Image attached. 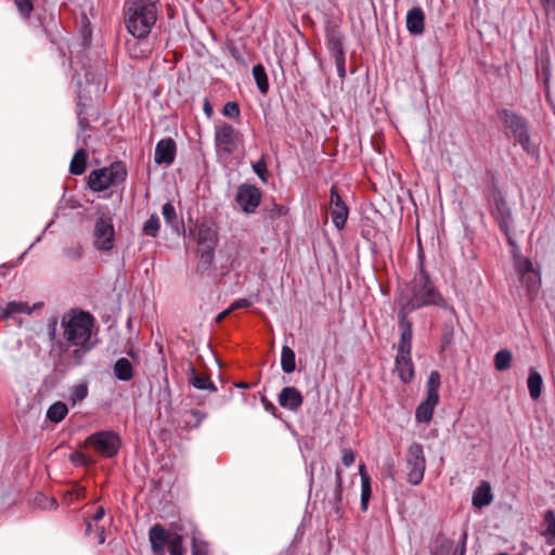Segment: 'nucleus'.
I'll use <instances>...</instances> for the list:
<instances>
[{"mask_svg": "<svg viewBox=\"0 0 555 555\" xmlns=\"http://www.w3.org/2000/svg\"><path fill=\"white\" fill-rule=\"evenodd\" d=\"M513 354L508 349H501L494 356V367L503 372L511 367Z\"/></svg>", "mask_w": 555, "mask_h": 555, "instance_id": "nucleus-38", "label": "nucleus"}, {"mask_svg": "<svg viewBox=\"0 0 555 555\" xmlns=\"http://www.w3.org/2000/svg\"><path fill=\"white\" fill-rule=\"evenodd\" d=\"M144 39H139L135 43L134 48L131 50V56L134 59L145 56L150 51V46L143 41Z\"/></svg>", "mask_w": 555, "mask_h": 555, "instance_id": "nucleus-47", "label": "nucleus"}, {"mask_svg": "<svg viewBox=\"0 0 555 555\" xmlns=\"http://www.w3.org/2000/svg\"><path fill=\"white\" fill-rule=\"evenodd\" d=\"M164 396L167 397V404H166V408L167 409H170L171 408V391H170V388L169 387H166L165 390H164Z\"/></svg>", "mask_w": 555, "mask_h": 555, "instance_id": "nucleus-62", "label": "nucleus"}, {"mask_svg": "<svg viewBox=\"0 0 555 555\" xmlns=\"http://www.w3.org/2000/svg\"><path fill=\"white\" fill-rule=\"evenodd\" d=\"M68 413V408L63 401H56L47 411V418L52 423L62 422Z\"/></svg>", "mask_w": 555, "mask_h": 555, "instance_id": "nucleus-35", "label": "nucleus"}, {"mask_svg": "<svg viewBox=\"0 0 555 555\" xmlns=\"http://www.w3.org/2000/svg\"><path fill=\"white\" fill-rule=\"evenodd\" d=\"M18 12L25 18H28L34 10V4L31 0H15L14 1Z\"/></svg>", "mask_w": 555, "mask_h": 555, "instance_id": "nucleus-49", "label": "nucleus"}, {"mask_svg": "<svg viewBox=\"0 0 555 555\" xmlns=\"http://www.w3.org/2000/svg\"><path fill=\"white\" fill-rule=\"evenodd\" d=\"M188 382L198 390L217 391V387L211 382L210 377L207 374H201L192 363H190L188 370Z\"/></svg>", "mask_w": 555, "mask_h": 555, "instance_id": "nucleus-23", "label": "nucleus"}, {"mask_svg": "<svg viewBox=\"0 0 555 555\" xmlns=\"http://www.w3.org/2000/svg\"><path fill=\"white\" fill-rule=\"evenodd\" d=\"M425 28V14L421 7H413L406 14V29L411 35H423Z\"/></svg>", "mask_w": 555, "mask_h": 555, "instance_id": "nucleus-22", "label": "nucleus"}, {"mask_svg": "<svg viewBox=\"0 0 555 555\" xmlns=\"http://www.w3.org/2000/svg\"><path fill=\"white\" fill-rule=\"evenodd\" d=\"M487 199L489 203L490 214L495 220L501 232L505 235L507 244L511 247H514V251L518 250V244L511 233V227L514 221L512 209L509 208L504 194L496 184L491 186Z\"/></svg>", "mask_w": 555, "mask_h": 555, "instance_id": "nucleus-5", "label": "nucleus"}, {"mask_svg": "<svg viewBox=\"0 0 555 555\" xmlns=\"http://www.w3.org/2000/svg\"><path fill=\"white\" fill-rule=\"evenodd\" d=\"M159 0H126L125 25L137 39H145L157 21Z\"/></svg>", "mask_w": 555, "mask_h": 555, "instance_id": "nucleus-3", "label": "nucleus"}, {"mask_svg": "<svg viewBox=\"0 0 555 555\" xmlns=\"http://www.w3.org/2000/svg\"><path fill=\"white\" fill-rule=\"evenodd\" d=\"M222 114L231 119H237L241 114L238 103L233 101L225 103L222 108Z\"/></svg>", "mask_w": 555, "mask_h": 555, "instance_id": "nucleus-46", "label": "nucleus"}, {"mask_svg": "<svg viewBox=\"0 0 555 555\" xmlns=\"http://www.w3.org/2000/svg\"><path fill=\"white\" fill-rule=\"evenodd\" d=\"M184 426L189 429L198 428L207 414L198 409H192L185 413Z\"/></svg>", "mask_w": 555, "mask_h": 555, "instance_id": "nucleus-39", "label": "nucleus"}, {"mask_svg": "<svg viewBox=\"0 0 555 555\" xmlns=\"http://www.w3.org/2000/svg\"><path fill=\"white\" fill-rule=\"evenodd\" d=\"M241 132L228 122H221L215 128L216 147L223 153L233 154L238 146Z\"/></svg>", "mask_w": 555, "mask_h": 555, "instance_id": "nucleus-12", "label": "nucleus"}, {"mask_svg": "<svg viewBox=\"0 0 555 555\" xmlns=\"http://www.w3.org/2000/svg\"><path fill=\"white\" fill-rule=\"evenodd\" d=\"M114 376L122 382H129L133 377V366L127 358L118 359L113 366Z\"/></svg>", "mask_w": 555, "mask_h": 555, "instance_id": "nucleus-29", "label": "nucleus"}, {"mask_svg": "<svg viewBox=\"0 0 555 555\" xmlns=\"http://www.w3.org/2000/svg\"><path fill=\"white\" fill-rule=\"evenodd\" d=\"M33 312V309L29 308L27 302L22 301H10L7 304L5 308L2 310V318L3 319H15L16 313H26L30 314Z\"/></svg>", "mask_w": 555, "mask_h": 555, "instance_id": "nucleus-34", "label": "nucleus"}, {"mask_svg": "<svg viewBox=\"0 0 555 555\" xmlns=\"http://www.w3.org/2000/svg\"><path fill=\"white\" fill-rule=\"evenodd\" d=\"M69 461L75 465V466H90V465H93L94 464V461L90 457H87L83 453L81 452H73L70 455H69Z\"/></svg>", "mask_w": 555, "mask_h": 555, "instance_id": "nucleus-44", "label": "nucleus"}, {"mask_svg": "<svg viewBox=\"0 0 555 555\" xmlns=\"http://www.w3.org/2000/svg\"><path fill=\"white\" fill-rule=\"evenodd\" d=\"M281 367H282L283 372L286 374H291L296 370L295 351L286 345L282 347Z\"/></svg>", "mask_w": 555, "mask_h": 555, "instance_id": "nucleus-33", "label": "nucleus"}, {"mask_svg": "<svg viewBox=\"0 0 555 555\" xmlns=\"http://www.w3.org/2000/svg\"><path fill=\"white\" fill-rule=\"evenodd\" d=\"M177 144L173 139L166 138L157 142L154 160L157 165L170 166L175 162Z\"/></svg>", "mask_w": 555, "mask_h": 555, "instance_id": "nucleus-19", "label": "nucleus"}, {"mask_svg": "<svg viewBox=\"0 0 555 555\" xmlns=\"http://www.w3.org/2000/svg\"><path fill=\"white\" fill-rule=\"evenodd\" d=\"M160 228V220L156 214H153L143 225V233L151 237H156Z\"/></svg>", "mask_w": 555, "mask_h": 555, "instance_id": "nucleus-41", "label": "nucleus"}, {"mask_svg": "<svg viewBox=\"0 0 555 555\" xmlns=\"http://www.w3.org/2000/svg\"><path fill=\"white\" fill-rule=\"evenodd\" d=\"M230 312H231V309H230V308H229V309H225V310H224V311H222V312H220V313L216 317L215 322H216V323H221V322L224 320V318H225Z\"/></svg>", "mask_w": 555, "mask_h": 555, "instance_id": "nucleus-59", "label": "nucleus"}, {"mask_svg": "<svg viewBox=\"0 0 555 555\" xmlns=\"http://www.w3.org/2000/svg\"><path fill=\"white\" fill-rule=\"evenodd\" d=\"M330 214L332 217V221L338 230L344 229L349 209L345 202L343 201L337 186L333 185L331 188L330 195Z\"/></svg>", "mask_w": 555, "mask_h": 555, "instance_id": "nucleus-15", "label": "nucleus"}, {"mask_svg": "<svg viewBox=\"0 0 555 555\" xmlns=\"http://www.w3.org/2000/svg\"><path fill=\"white\" fill-rule=\"evenodd\" d=\"M467 531L464 530L462 535H461V539H460V542H459V546L454 550V555L457 554V555H465L466 553V542H467Z\"/></svg>", "mask_w": 555, "mask_h": 555, "instance_id": "nucleus-52", "label": "nucleus"}, {"mask_svg": "<svg viewBox=\"0 0 555 555\" xmlns=\"http://www.w3.org/2000/svg\"><path fill=\"white\" fill-rule=\"evenodd\" d=\"M165 222L172 229L176 234L184 233L185 228L183 220L178 218L176 208L171 202H167L163 205L162 209Z\"/></svg>", "mask_w": 555, "mask_h": 555, "instance_id": "nucleus-25", "label": "nucleus"}, {"mask_svg": "<svg viewBox=\"0 0 555 555\" xmlns=\"http://www.w3.org/2000/svg\"><path fill=\"white\" fill-rule=\"evenodd\" d=\"M190 236L196 241L197 248H216L219 240L215 223L207 219L190 229Z\"/></svg>", "mask_w": 555, "mask_h": 555, "instance_id": "nucleus-14", "label": "nucleus"}, {"mask_svg": "<svg viewBox=\"0 0 555 555\" xmlns=\"http://www.w3.org/2000/svg\"><path fill=\"white\" fill-rule=\"evenodd\" d=\"M56 326H57V317H51L49 319V323H48V331L56 330Z\"/></svg>", "mask_w": 555, "mask_h": 555, "instance_id": "nucleus-61", "label": "nucleus"}, {"mask_svg": "<svg viewBox=\"0 0 555 555\" xmlns=\"http://www.w3.org/2000/svg\"><path fill=\"white\" fill-rule=\"evenodd\" d=\"M191 553L192 555H208V544L205 541L193 537Z\"/></svg>", "mask_w": 555, "mask_h": 555, "instance_id": "nucleus-45", "label": "nucleus"}, {"mask_svg": "<svg viewBox=\"0 0 555 555\" xmlns=\"http://www.w3.org/2000/svg\"><path fill=\"white\" fill-rule=\"evenodd\" d=\"M345 63H346V56L345 57H337L335 60V64H336V68H337V74L339 76V78L344 79L347 75L346 73V66H345Z\"/></svg>", "mask_w": 555, "mask_h": 555, "instance_id": "nucleus-55", "label": "nucleus"}, {"mask_svg": "<svg viewBox=\"0 0 555 555\" xmlns=\"http://www.w3.org/2000/svg\"><path fill=\"white\" fill-rule=\"evenodd\" d=\"M203 109H204V113L206 114L207 117H211L212 116L214 107H212V104L210 103V101L207 98L204 100Z\"/></svg>", "mask_w": 555, "mask_h": 555, "instance_id": "nucleus-57", "label": "nucleus"}, {"mask_svg": "<svg viewBox=\"0 0 555 555\" xmlns=\"http://www.w3.org/2000/svg\"><path fill=\"white\" fill-rule=\"evenodd\" d=\"M538 78L542 80L544 86V90L546 92V98H548V85L551 79V68H550V60H542L540 64V68L537 72Z\"/></svg>", "mask_w": 555, "mask_h": 555, "instance_id": "nucleus-40", "label": "nucleus"}, {"mask_svg": "<svg viewBox=\"0 0 555 555\" xmlns=\"http://www.w3.org/2000/svg\"><path fill=\"white\" fill-rule=\"evenodd\" d=\"M149 538L154 555H165L166 547L170 555H184L183 537L178 533H170L160 524L150 528Z\"/></svg>", "mask_w": 555, "mask_h": 555, "instance_id": "nucleus-6", "label": "nucleus"}, {"mask_svg": "<svg viewBox=\"0 0 555 555\" xmlns=\"http://www.w3.org/2000/svg\"><path fill=\"white\" fill-rule=\"evenodd\" d=\"M435 555H454L453 541L444 540L440 547L436 550Z\"/></svg>", "mask_w": 555, "mask_h": 555, "instance_id": "nucleus-50", "label": "nucleus"}, {"mask_svg": "<svg viewBox=\"0 0 555 555\" xmlns=\"http://www.w3.org/2000/svg\"><path fill=\"white\" fill-rule=\"evenodd\" d=\"M85 526H86V528H85L86 535H90L91 532H92V524H91V521L86 519L85 520Z\"/></svg>", "mask_w": 555, "mask_h": 555, "instance_id": "nucleus-63", "label": "nucleus"}, {"mask_svg": "<svg viewBox=\"0 0 555 555\" xmlns=\"http://www.w3.org/2000/svg\"><path fill=\"white\" fill-rule=\"evenodd\" d=\"M126 178V165L122 162H114L108 167L92 170L88 177V186L93 192H102L111 185L124 182Z\"/></svg>", "mask_w": 555, "mask_h": 555, "instance_id": "nucleus-7", "label": "nucleus"}, {"mask_svg": "<svg viewBox=\"0 0 555 555\" xmlns=\"http://www.w3.org/2000/svg\"><path fill=\"white\" fill-rule=\"evenodd\" d=\"M405 460L408 481L413 486L420 485L424 478L426 468V459L423 446L418 442L411 443L408 448Z\"/></svg>", "mask_w": 555, "mask_h": 555, "instance_id": "nucleus-11", "label": "nucleus"}, {"mask_svg": "<svg viewBox=\"0 0 555 555\" xmlns=\"http://www.w3.org/2000/svg\"><path fill=\"white\" fill-rule=\"evenodd\" d=\"M498 117L503 125V131L507 139H512L515 144H519L528 155L537 153V146L531 140V126L529 120L508 108L498 109Z\"/></svg>", "mask_w": 555, "mask_h": 555, "instance_id": "nucleus-4", "label": "nucleus"}, {"mask_svg": "<svg viewBox=\"0 0 555 555\" xmlns=\"http://www.w3.org/2000/svg\"><path fill=\"white\" fill-rule=\"evenodd\" d=\"M88 160V153L85 149H78L70 162L69 172L75 176H80L86 171Z\"/></svg>", "mask_w": 555, "mask_h": 555, "instance_id": "nucleus-31", "label": "nucleus"}, {"mask_svg": "<svg viewBox=\"0 0 555 555\" xmlns=\"http://www.w3.org/2000/svg\"><path fill=\"white\" fill-rule=\"evenodd\" d=\"M261 403L263 404V408L267 412L271 413L275 417H279L276 406L270 400H268L267 397H261Z\"/></svg>", "mask_w": 555, "mask_h": 555, "instance_id": "nucleus-53", "label": "nucleus"}, {"mask_svg": "<svg viewBox=\"0 0 555 555\" xmlns=\"http://www.w3.org/2000/svg\"><path fill=\"white\" fill-rule=\"evenodd\" d=\"M105 515V509L100 506L98 507L96 512L94 513L93 517H92V520L94 521H100Z\"/></svg>", "mask_w": 555, "mask_h": 555, "instance_id": "nucleus-58", "label": "nucleus"}, {"mask_svg": "<svg viewBox=\"0 0 555 555\" xmlns=\"http://www.w3.org/2000/svg\"><path fill=\"white\" fill-rule=\"evenodd\" d=\"M395 371L398 373L403 384H410L414 378V364L412 362L411 352L399 353L397 351L395 360Z\"/></svg>", "mask_w": 555, "mask_h": 555, "instance_id": "nucleus-21", "label": "nucleus"}, {"mask_svg": "<svg viewBox=\"0 0 555 555\" xmlns=\"http://www.w3.org/2000/svg\"><path fill=\"white\" fill-rule=\"evenodd\" d=\"M279 404L293 412H297L304 402L301 392L294 386L284 387L279 393Z\"/></svg>", "mask_w": 555, "mask_h": 555, "instance_id": "nucleus-20", "label": "nucleus"}, {"mask_svg": "<svg viewBox=\"0 0 555 555\" xmlns=\"http://www.w3.org/2000/svg\"><path fill=\"white\" fill-rule=\"evenodd\" d=\"M253 169L255 171V173L263 181L266 182L267 181V177H268V168H267V163L264 160V155L261 156V158L256 162L255 164H253Z\"/></svg>", "mask_w": 555, "mask_h": 555, "instance_id": "nucleus-48", "label": "nucleus"}, {"mask_svg": "<svg viewBox=\"0 0 555 555\" xmlns=\"http://www.w3.org/2000/svg\"><path fill=\"white\" fill-rule=\"evenodd\" d=\"M493 501V494L491 491V486L488 481L482 480L479 486L474 490L472 496V504L476 508H483L490 505Z\"/></svg>", "mask_w": 555, "mask_h": 555, "instance_id": "nucleus-24", "label": "nucleus"}, {"mask_svg": "<svg viewBox=\"0 0 555 555\" xmlns=\"http://www.w3.org/2000/svg\"><path fill=\"white\" fill-rule=\"evenodd\" d=\"M441 385V375L438 371H431L426 384V398L415 411L417 423H429L433 420L434 410L439 402V388Z\"/></svg>", "mask_w": 555, "mask_h": 555, "instance_id": "nucleus-8", "label": "nucleus"}, {"mask_svg": "<svg viewBox=\"0 0 555 555\" xmlns=\"http://www.w3.org/2000/svg\"><path fill=\"white\" fill-rule=\"evenodd\" d=\"M89 393L88 384L86 382L79 383L70 387L68 400L72 405L83 401Z\"/></svg>", "mask_w": 555, "mask_h": 555, "instance_id": "nucleus-37", "label": "nucleus"}, {"mask_svg": "<svg viewBox=\"0 0 555 555\" xmlns=\"http://www.w3.org/2000/svg\"><path fill=\"white\" fill-rule=\"evenodd\" d=\"M454 326L452 322H444L441 327L439 353H443L453 344Z\"/></svg>", "mask_w": 555, "mask_h": 555, "instance_id": "nucleus-36", "label": "nucleus"}, {"mask_svg": "<svg viewBox=\"0 0 555 555\" xmlns=\"http://www.w3.org/2000/svg\"><path fill=\"white\" fill-rule=\"evenodd\" d=\"M96 533L99 537V544H103L105 542L104 528L96 527Z\"/></svg>", "mask_w": 555, "mask_h": 555, "instance_id": "nucleus-60", "label": "nucleus"}, {"mask_svg": "<svg viewBox=\"0 0 555 555\" xmlns=\"http://www.w3.org/2000/svg\"><path fill=\"white\" fill-rule=\"evenodd\" d=\"M78 106H79V111H78L79 125L82 129L89 128L90 127L89 120L85 116H82L85 104H82L81 101H79Z\"/></svg>", "mask_w": 555, "mask_h": 555, "instance_id": "nucleus-56", "label": "nucleus"}, {"mask_svg": "<svg viewBox=\"0 0 555 555\" xmlns=\"http://www.w3.org/2000/svg\"><path fill=\"white\" fill-rule=\"evenodd\" d=\"M332 509L337 516L343 514V470L337 467L335 470V489L333 499L330 500Z\"/></svg>", "mask_w": 555, "mask_h": 555, "instance_id": "nucleus-26", "label": "nucleus"}, {"mask_svg": "<svg viewBox=\"0 0 555 555\" xmlns=\"http://www.w3.org/2000/svg\"><path fill=\"white\" fill-rule=\"evenodd\" d=\"M354 452L351 449H344L341 462L345 466L349 467L354 462Z\"/></svg>", "mask_w": 555, "mask_h": 555, "instance_id": "nucleus-51", "label": "nucleus"}, {"mask_svg": "<svg viewBox=\"0 0 555 555\" xmlns=\"http://www.w3.org/2000/svg\"><path fill=\"white\" fill-rule=\"evenodd\" d=\"M93 245L100 251H109L115 245V229L108 214H100L93 229Z\"/></svg>", "mask_w": 555, "mask_h": 555, "instance_id": "nucleus-10", "label": "nucleus"}, {"mask_svg": "<svg viewBox=\"0 0 555 555\" xmlns=\"http://www.w3.org/2000/svg\"><path fill=\"white\" fill-rule=\"evenodd\" d=\"M263 210L267 212L268 218L271 220L286 216L288 214V208L286 206L276 204L275 202H273L271 205H266Z\"/></svg>", "mask_w": 555, "mask_h": 555, "instance_id": "nucleus-42", "label": "nucleus"}, {"mask_svg": "<svg viewBox=\"0 0 555 555\" xmlns=\"http://www.w3.org/2000/svg\"><path fill=\"white\" fill-rule=\"evenodd\" d=\"M261 197L262 193L259 188L243 183L237 186L235 202L245 214L249 215L256 211L261 203Z\"/></svg>", "mask_w": 555, "mask_h": 555, "instance_id": "nucleus-13", "label": "nucleus"}, {"mask_svg": "<svg viewBox=\"0 0 555 555\" xmlns=\"http://www.w3.org/2000/svg\"><path fill=\"white\" fill-rule=\"evenodd\" d=\"M411 312L398 308V326L400 330V339L397 351L399 353L412 352L413 323L408 318Z\"/></svg>", "mask_w": 555, "mask_h": 555, "instance_id": "nucleus-16", "label": "nucleus"}, {"mask_svg": "<svg viewBox=\"0 0 555 555\" xmlns=\"http://www.w3.org/2000/svg\"><path fill=\"white\" fill-rule=\"evenodd\" d=\"M81 447H91L105 457H114L121 447V438L114 430H100L88 436Z\"/></svg>", "mask_w": 555, "mask_h": 555, "instance_id": "nucleus-9", "label": "nucleus"}, {"mask_svg": "<svg viewBox=\"0 0 555 555\" xmlns=\"http://www.w3.org/2000/svg\"><path fill=\"white\" fill-rule=\"evenodd\" d=\"M544 520L547 524L546 535H550L553 540H547L548 544L555 543V515L554 512L548 509L544 515Z\"/></svg>", "mask_w": 555, "mask_h": 555, "instance_id": "nucleus-43", "label": "nucleus"}, {"mask_svg": "<svg viewBox=\"0 0 555 555\" xmlns=\"http://www.w3.org/2000/svg\"><path fill=\"white\" fill-rule=\"evenodd\" d=\"M359 472L361 476V509L365 512L372 496L371 477L366 473L364 464L359 466Z\"/></svg>", "mask_w": 555, "mask_h": 555, "instance_id": "nucleus-27", "label": "nucleus"}, {"mask_svg": "<svg viewBox=\"0 0 555 555\" xmlns=\"http://www.w3.org/2000/svg\"><path fill=\"white\" fill-rule=\"evenodd\" d=\"M95 318L88 311L73 308L61 319L63 330L59 340L52 345L53 372L65 376L72 367L81 366L85 358L96 346L92 333Z\"/></svg>", "mask_w": 555, "mask_h": 555, "instance_id": "nucleus-1", "label": "nucleus"}, {"mask_svg": "<svg viewBox=\"0 0 555 555\" xmlns=\"http://www.w3.org/2000/svg\"><path fill=\"white\" fill-rule=\"evenodd\" d=\"M444 299L435 286L424 266V255L420 254L418 274L400 286L396 298L399 309L413 312L426 306H443Z\"/></svg>", "mask_w": 555, "mask_h": 555, "instance_id": "nucleus-2", "label": "nucleus"}, {"mask_svg": "<svg viewBox=\"0 0 555 555\" xmlns=\"http://www.w3.org/2000/svg\"><path fill=\"white\" fill-rule=\"evenodd\" d=\"M253 76H254V79L256 81L259 92L262 95L268 94L269 88H270L269 79H268L266 68L263 67L262 64H256L253 67Z\"/></svg>", "mask_w": 555, "mask_h": 555, "instance_id": "nucleus-32", "label": "nucleus"}, {"mask_svg": "<svg viewBox=\"0 0 555 555\" xmlns=\"http://www.w3.org/2000/svg\"><path fill=\"white\" fill-rule=\"evenodd\" d=\"M251 306V301L247 298H241L238 300H235L231 304L230 309L231 311L243 309V308H249Z\"/></svg>", "mask_w": 555, "mask_h": 555, "instance_id": "nucleus-54", "label": "nucleus"}, {"mask_svg": "<svg viewBox=\"0 0 555 555\" xmlns=\"http://www.w3.org/2000/svg\"><path fill=\"white\" fill-rule=\"evenodd\" d=\"M50 340L54 344L56 340H59L60 337H56V330H49L48 331Z\"/></svg>", "mask_w": 555, "mask_h": 555, "instance_id": "nucleus-64", "label": "nucleus"}, {"mask_svg": "<svg viewBox=\"0 0 555 555\" xmlns=\"http://www.w3.org/2000/svg\"><path fill=\"white\" fill-rule=\"evenodd\" d=\"M216 248H197L199 260L196 266V273L204 275L212 266Z\"/></svg>", "mask_w": 555, "mask_h": 555, "instance_id": "nucleus-30", "label": "nucleus"}, {"mask_svg": "<svg viewBox=\"0 0 555 555\" xmlns=\"http://www.w3.org/2000/svg\"><path fill=\"white\" fill-rule=\"evenodd\" d=\"M528 390L532 400H538L541 397L543 388V378L541 374L534 369H529V376L527 379Z\"/></svg>", "mask_w": 555, "mask_h": 555, "instance_id": "nucleus-28", "label": "nucleus"}, {"mask_svg": "<svg viewBox=\"0 0 555 555\" xmlns=\"http://www.w3.org/2000/svg\"><path fill=\"white\" fill-rule=\"evenodd\" d=\"M325 40L331 55L336 60L337 57H345V36L340 28L335 23H328L325 27Z\"/></svg>", "mask_w": 555, "mask_h": 555, "instance_id": "nucleus-17", "label": "nucleus"}, {"mask_svg": "<svg viewBox=\"0 0 555 555\" xmlns=\"http://www.w3.org/2000/svg\"><path fill=\"white\" fill-rule=\"evenodd\" d=\"M512 254L515 259V270L518 273L521 283H526L528 291H535L538 288V278L537 275H528L533 271L532 262L522 256L519 255V249L514 251V247H512Z\"/></svg>", "mask_w": 555, "mask_h": 555, "instance_id": "nucleus-18", "label": "nucleus"}]
</instances>
